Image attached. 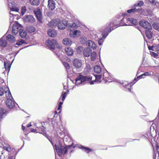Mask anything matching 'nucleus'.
<instances>
[{
  "label": "nucleus",
  "instance_id": "nucleus-15",
  "mask_svg": "<svg viewBox=\"0 0 159 159\" xmlns=\"http://www.w3.org/2000/svg\"><path fill=\"white\" fill-rule=\"evenodd\" d=\"M48 7L49 9L51 10H53L55 7V3L53 0H48Z\"/></svg>",
  "mask_w": 159,
  "mask_h": 159
},
{
  "label": "nucleus",
  "instance_id": "nucleus-56",
  "mask_svg": "<svg viewBox=\"0 0 159 159\" xmlns=\"http://www.w3.org/2000/svg\"><path fill=\"white\" fill-rule=\"evenodd\" d=\"M95 72L97 74H99L101 72H102V70H94Z\"/></svg>",
  "mask_w": 159,
  "mask_h": 159
},
{
  "label": "nucleus",
  "instance_id": "nucleus-37",
  "mask_svg": "<svg viewBox=\"0 0 159 159\" xmlns=\"http://www.w3.org/2000/svg\"><path fill=\"white\" fill-rule=\"evenodd\" d=\"M7 45V43L5 40H2V39H0V46L2 47H5Z\"/></svg>",
  "mask_w": 159,
  "mask_h": 159
},
{
  "label": "nucleus",
  "instance_id": "nucleus-3",
  "mask_svg": "<svg viewBox=\"0 0 159 159\" xmlns=\"http://www.w3.org/2000/svg\"><path fill=\"white\" fill-rule=\"evenodd\" d=\"M79 75L76 78L75 80V84L78 85L80 84H84L85 82L88 81L92 79V77L90 75L84 76L79 74Z\"/></svg>",
  "mask_w": 159,
  "mask_h": 159
},
{
  "label": "nucleus",
  "instance_id": "nucleus-19",
  "mask_svg": "<svg viewBox=\"0 0 159 159\" xmlns=\"http://www.w3.org/2000/svg\"><path fill=\"white\" fill-rule=\"evenodd\" d=\"M123 86L125 89V90L128 92L131 91V87L133 85L131 83H123L122 84Z\"/></svg>",
  "mask_w": 159,
  "mask_h": 159
},
{
  "label": "nucleus",
  "instance_id": "nucleus-14",
  "mask_svg": "<svg viewBox=\"0 0 159 159\" xmlns=\"http://www.w3.org/2000/svg\"><path fill=\"white\" fill-rule=\"evenodd\" d=\"M59 23V19H54L51 20L49 22L48 25L51 28H53L56 27Z\"/></svg>",
  "mask_w": 159,
  "mask_h": 159
},
{
  "label": "nucleus",
  "instance_id": "nucleus-9",
  "mask_svg": "<svg viewBox=\"0 0 159 159\" xmlns=\"http://www.w3.org/2000/svg\"><path fill=\"white\" fill-rule=\"evenodd\" d=\"M21 29V25L19 24H15L13 25L12 28V33L14 35L16 34L18 31Z\"/></svg>",
  "mask_w": 159,
  "mask_h": 159
},
{
  "label": "nucleus",
  "instance_id": "nucleus-31",
  "mask_svg": "<svg viewBox=\"0 0 159 159\" xmlns=\"http://www.w3.org/2000/svg\"><path fill=\"white\" fill-rule=\"evenodd\" d=\"M67 73L68 75L70 77H72L76 75V73L73 70H67Z\"/></svg>",
  "mask_w": 159,
  "mask_h": 159
},
{
  "label": "nucleus",
  "instance_id": "nucleus-35",
  "mask_svg": "<svg viewBox=\"0 0 159 159\" xmlns=\"http://www.w3.org/2000/svg\"><path fill=\"white\" fill-rule=\"evenodd\" d=\"M103 74L102 75V76H103V78L104 77L105 78H108L109 77L110 74L107 71V70H103Z\"/></svg>",
  "mask_w": 159,
  "mask_h": 159
},
{
  "label": "nucleus",
  "instance_id": "nucleus-59",
  "mask_svg": "<svg viewBox=\"0 0 159 159\" xmlns=\"http://www.w3.org/2000/svg\"><path fill=\"white\" fill-rule=\"evenodd\" d=\"M141 11H142V9L141 8L136 9V12L137 11L139 12H141Z\"/></svg>",
  "mask_w": 159,
  "mask_h": 159
},
{
  "label": "nucleus",
  "instance_id": "nucleus-52",
  "mask_svg": "<svg viewBox=\"0 0 159 159\" xmlns=\"http://www.w3.org/2000/svg\"><path fill=\"white\" fill-rule=\"evenodd\" d=\"M62 104H63L62 102H60L59 105H58V108H57L58 110H60L61 109V108L62 107Z\"/></svg>",
  "mask_w": 159,
  "mask_h": 159
},
{
  "label": "nucleus",
  "instance_id": "nucleus-5",
  "mask_svg": "<svg viewBox=\"0 0 159 159\" xmlns=\"http://www.w3.org/2000/svg\"><path fill=\"white\" fill-rule=\"evenodd\" d=\"M139 25L140 26L146 29L151 30L152 29L150 23L144 20H140L139 22Z\"/></svg>",
  "mask_w": 159,
  "mask_h": 159
},
{
  "label": "nucleus",
  "instance_id": "nucleus-54",
  "mask_svg": "<svg viewBox=\"0 0 159 159\" xmlns=\"http://www.w3.org/2000/svg\"><path fill=\"white\" fill-rule=\"evenodd\" d=\"M143 2L141 1H139L138 3L137 4V5H138V6H139L140 7L142 6L143 5Z\"/></svg>",
  "mask_w": 159,
  "mask_h": 159
},
{
  "label": "nucleus",
  "instance_id": "nucleus-11",
  "mask_svg": "<svg viewBox=\"0 0 159 159\" xmlns=\"http://www.w3.org/2000/svg\"><path fill=\"white\" fill-rule=\"evenodd\" d=\"M73 66L76 69H80L82 66V62L81 60L78 58L75 59L73 61Z\"/></svg>",
  "mask_w": 159,
  "mask_h": 159
},
{
  "label": "nucleus",
  "instance_id": "nucleus-12",
  "mask_svg": "<svg viewBox=\"0 0 159 159\" xmlns=\"http://www.w3.org/2000/svg\"><path fill=\"white\" fill-rule=\"evenodd\" d=\"M94 76L95 77V79L94 80H90L89 81L90 84L91 85H93L94 84V83L95 82H97L98 83H100V81L101 78L102 77V75L101 74L95 75Z\"/></svg>",
  "mask_w": 159,
  "mask_h": 159
},
{
  "label": "nucleus",
  "instance_id": "nucleus-53",
  "mask_svg": "<svg viewBox=\"0 0 159 159\" xmlns=\"http://www.w3.org/2000/svg\"><path fill=\"white\" fill-rule=\"evenodd\" d=\"M8 7L11 9V8L14 6V5H13L12 3L8 2Z\"/></svg>",
  "mask_w": 159,
  "mask_h": 159
},
{
  "label": "nucleus",
  "instance_id": "nucleus-18",
  "mask_svg": "<svg viewBox=\"0 0 159 159\" xmlns=\"http://www.w3.org/2000/svg\"><path fill=\"white\" fill-rule=\"evenodd\" d=\"M48 35L50 37H53L57 35V32L54 29H49L48 31Z\"/></svg>",
  "mask_w": 159,
  "mask_h": 159
},
{
  "label": "nucleus",
  "instance_id": "nucleus-22",
  "mask_svg": "<svg viewBox=\"0 0 159 159\" xmlns=\"http://www.w3.org/2000/svg\"><path fill=\"white\" fill-rule=\"evenodd\" d=\"M18 11L19 9L18 8L15 7L14 6L12 7L11 9V11L10 12V17L12 19V20L13 19V17L14 15L13 13H11V12L16 11L17 12H18Z\"/></svg>",
  "mask_w": 159,
  "mask_h": 159
},
{
  "label": "nucleus",
  "instance_id": "nucleus-10",
  "mask_svg": "<svg viewBox=\"0 0 159 159\" xmlns=\"http://www.w3.org/2000/svg\"><path fill=\"white\" fill-rule=\"evenodd\" d=\"M23 20L24 22H30L33 23L35 21L34 17L32 15H26L23 17Z\"/></svg>",
  "mask_w": 159,
  "mask_h": 159
},
{
  "label": "nucleus",
  "instance_id": "nucleus-48",
  "mask_svg": "<svg viewBox=\"0 0 159 159\" xmlns=\"http://www.w3.org/2000/svg\"><path fill=\"white\" fill-rule=\"evenodd\" d=\"M24 43V41L23 40H20L19 41L16 43V44L18 45H22Z\"/></svg>",
  "mask_w": 159,
  "mask_h": 159
},
{
  "label": "nucleus",
  "instance_id": "nucleus-20",
  "mask_svg": "<svg viewBox=\"0 0 159 159\" xmlns=\"http://www.w3.org/2000/svg\"><path fill=\"white\" fill-rule=\"evenodd\" d=\"M65 52L67 55L69 56H71L74 53L73 50L70 47L66 48Z\"/></svg>",
  "mask_w": 159,
  "mask_h": 159
},
{
  "label": "nucleus",
  "instance_id": "nucleus-33",
  "mask_svg": "<svg viewBox=\"0 0 159 159\" xmlns=\"http://www.w3.org/2000/svg\"><path fill=\"white\" fill-rule=\"evenodd\" d=\"M156 131L154 130V129H153V130L152 132L151 131L149 134V136L148 134H147L148 138H150V137L153 138L154 136H155L156 135Z\"/></svg>",
  "mask_w": 159,
  "mask_h": 159
},
{
  "label": "nucleus",
  "instance_id": "nucleus-44",
  "mask_svg": "<svg viewBox=\"0 0 159 159\" xmlns=\"http://www.w3.org/2000/svg\"><path fill=\"white\" fill-rule=\"evenodd\" d=\"M127 12L129 13H135L136 12V8H132L130 10H128Z\"/></svg>",
  "mask_w": 159,
  "mask_h": 159
},
{
  "label": "nucleus",
  "instance_id": "nucleus-23",
  "mask_svg": "<svg viewBox=\"0 0 159 159\" xmlns=\"http://www.w3.org/2000/svg\"><path fill=\"white\" fill-rule=\"evenodd\" d=\"M62 43L65 45L69 46L71 44L72 41L69 38H65L63 39Z\"/></svg>",
  "mask_w": 159,
  "mask_h": 159
},
{
  "label": "nucleus",
  "instance_id": "nucleus-63",
  "mask_svg": "<svg viewBox=\"0 0 159 159\" xmlns=\"http://www.w3.org/2000/svg\"><path fill=\"white\" fill-rule=\"evenodd\" d=\"M152 53L153 54H154V56L155 57H157V54H156L154 52H153Z\"/></svg>",
  "mask_w": 159,
  "mask_h": 159
},
{
  "label": "nucleus",
  "instance_id": "nucleus-25",
  "mask_svg": "<svg viewBox=\"0 0 159 159\" xmlns=\"http://www.w3.org/2000/svg\"><path fill=\"white\" fill-rule=\"evenodd\" d=\"M150 30H146L145 31V33L146 37L148 39H151L152 37V32Z\"/></svg>",
  "mask_w": 159,
  "mask_h": 159
},
{
  "label": "nucleus",
  "instance_id": "nucleus-26",
  "mask_svg": "<svg viewBox=\"0 0 159 159\" xmlns=\"http://www.w3.org/2000/svg\"><path fill=\"white\" fill-rule=\"evenodd\" d=\"M7 40L11 43H13L15 41V37L11 34H8L7 36Z\"/></svg>",
  "mask_w": 159,
  "mask_h": 159
},
{
  "label": "nucleus",
  "instance_id": "nucleus-60",
  "mask_svg": "<svg viewBox=\"0 0 159 159\" xmlns=\"http://www.w3.org/2000/svg\"><path fill=\"white\" fill-rule=\"evenodd\" d=\"M31 131L32 132L35 133L36 132V129H31Z\"/></svg>",
  "mask_w": 159,
  "mask_h": 159
},
{
  "label": "nucleus",
  "instance_id": "nucleus-36",
  "mask_svg": "<svg viewBox=\"0 0 159 159\" xmlns=\"http://www.w3.org/2000/svg\"><path fill=\"white\" fill-rule=\"evenodd\" d=\"M91 59L92 61H94L96 57V53L95 52H93L91 53Z\"/></svg>",
  "mask_w": 159,
  "mask_h": 159
},
{
  "label": "nucleus",
  "instance_id": "nucleus-40",
  "mask_svg": "<svg viewBox=\"0 0 159 159\" xmlns=\"http://www.w3.org/2000/svg\"><path fill=\"white\" fill-rule=\"evenodd\" d=\"M95 40H98V43L100 45H101L102 44L103 41L102 39H99L97 37L96 38H95Z\"/></svg>",
  "mask_w": 159,
  "mask_h": 159
},
{
  "label": "nucleus",
  "instance_id": "nucleus-64",
  "mask_svg": "<svg viewBox=\"0 0 159 159\" xmlns=\"http://www.w3.org/2000/svg\"><path fill=\"white\" fill-rule=\"evenodd\" d=\"M31 126V124H30V125H29V124H27V126L28 127H29L30 126Z\"/></svg>",
  "mask_w": 159,
  "mask_h": 159
},
{
  "label": "nucleus",
  "instance_id": "nucleus-34",
  "mask_svg": "<svg viewBox=\"0 0 159 159\" xmlns=\"http://www.w3.org/2000/svg\"><path fill=\"white\" fill-rule=\"evenodd\" d=\"M30 2L34 5H38L39 4V0H30Z\"/></svg>",
  "mask_w": 159,
  "mask_h": 159
},
{
  "label": "nucleus",
  "instance_id": "nucleus-58",
  "mask_svg": "<svg viewBox=\"0 0 159 159\" xmlns=\"http://www.w3.org/2000/svg\"><path fill=\"white\" fill-rule=\"evenodd\" d=\"M151 3H152V4L155 3L156 1L155 0H149Z\"/></svg>",
  "mask_w": 159,
  "mask_h": 159
},
{
  "label": "nucleus",
  "instance_id": "nucleus-39",
  "mask_svg": "<svg viewBox=\"0 0 159 159\" xmlns=\"http://www.w3.org/2000/svg\"><path fill=\"white\" fill-rule=\"evenodd\" d=\"M62 64L64 66L66 70L69 69L70 68V66L66 62H63Z\"/></svg>",
  "mask_w": 159,
  "mask_h": 159
},
{
  "label": "nucleus",
  "instance_id": "nucleus-6",
  "mask_svg": "<svg viewBox=\"0 0 159 159\" xmlns=\"http://www.w3.org/2000/svg\"><path fill=\"white\" fill-rule=\"evenodd\" d=\"M113 23L111 22L107 26V27L104 30H103L102 32V35L103 37L105 38V37L108 35L109 33L111 32L112 31L111 25V24H113Z\"/></svg>",
  "mask_w": 159,
  "mask_h": 159
},
{
  "label": "nucleus",
  "instance_id": "nucleus-41",
  "mask_svg": "<svg viewBox=\"0 0 159 159\" xmlns=\"http://www.w3.org/2000/svg\"><path fill=\"white\" fill-rule=\"evenodd\" d=\"M66 94V92H63L62 93V94L61 95V97H62L61 101H64V100L65 99Z\"/></svg>",
  "mask_w": 159,
  "mask_h": 159
},
{
  "label": "nucleus",
  "instance_id": "nucleus-55",
  "mask_svg": "<svg viewBox=\"0 0 159 159\" xmlns=\"http://www.w3.org/2000/svg\"><path fill=\"white\" fill-rule=\"evenodd\" d=\"M101 70L100 66H96L94 67V70Z\"/></svg>",
  "mask_w": 159,
  "mask_h": 159
},
{
  "label": "nucleus",
  "instance_id": "nucleus-2",
  "mask_svg": "<svg viewBox=\"0 0 159 159\" xmlns=\"http://www.w3.org/2000/svg\"><path fill=\"white\" fill-rule=\"evenodd\" d=\"M46 45L51 50H54V52L57 55L58 57H60L61 54H62V51L61 50V47L59 46L58 47L57 46V48H55V46L57 45V42L56 40L54 39L52 40L48 39L47 40L46 43Z\"/></svg>",
  "mask_w": 159,
  "mask_h": 159
},
{
  "label": "nucleus",
  "instance_id": "nucleus-16",
  "mask_svg": "<svg viewBox=\"0 0 159 159\" xmlns=\"http://www.w3.org/2000/svg\"><path fill=\"white\" fill-rule=\"evenodd\" d=\"M126 20L127 24H125V25H130V24H132L134 25L137 24L136 20L132 18H128Z\"/></svg>",
  "mask_w": 159,
  "mask_h": 159
},
{
  "label": "nucleus",
  "instance_id": "nucleus-13",
  "mask_svg": "<svg viewBox=\"0 0 159 159\" xmlns=\"http://www.w3.org/2000/svg\"><path fill=\"white\" fill-rule=\"evenodd\" d=\"M6 105L7 107L10 109L13 108L15 106L14 102L11 99L9 98H7V100Z\"/></svg>",
  "mask_w": 159,
  "mask_h": 159
},
{
  "label": "nucleus",
  "instance_id": "nucleus-62",
  "mask_svg": "<svg viewBox=\"0 0 159 159\" xmlns=\"http://www.w3.org/2000/svg\"><path fill=\"white\" fill-rule=\"evenodd\" d=\"M8 159H13V157L12 156H11L8 157Z\"/></svg>",
  "mask_w": 159,
  "mask_h": 159
},
{
  "label": "nucleus",
  "instance_id": "nucleus-29",
  "mask_svg": "<svg viewBox=\"0 0 159 159\" xmlns=\"http://www.w3.org/2000/svg\"><path fill=\"white\" fill-rule=\"evenodd\" d=\"M11 63L8 61L4 62V66L6 70H10Z\"/></svg>",
  "mask_w": 159,
  "mask_h": 159
},
{
  "label": "nucleus",
  "instance_id": "nucleus-24",
  "mask_svg": "<svg viewBox=\"0 0 159 159\" xmlns=\"http://www.w3.org/2000/svg\"><path fill=\"white\" fill-rule=\"evenodd\" d=\"M6 94V96L7 98H10L11 97L12 98V97L11 93L9 90V89L8 87H6L5 88V93Z\"/></svg>",
  "mask_w": 159,
  "mask_h": 159
},
{
  "label": "nucleus",
  "instance_id": "nucleus-42",
  "mask_svg": "<svg viewBox=\"0 0 159 159\" xmlns=\"http://www.w3.org/2000/svg\"><path fill=\"white\" fill-rule=\"evenodd\" d=\"M5 93V89L2 87H0V96L3 95Z\"/></svg>",
  "mask_w": 159,
  "mask_h": 159
},
{
  "label": "nucleus",
  "instance_id": "nucleus-51",
  "mask_svg": "<svg viewBox=\"0 0 159 159\" xmlns=\"http://www.w3.org/2000/svg\"><path fill=\"white\" fill-rule=\"evenodd\" d=\"M92 68L91 66L89 64H87L86 65V67L85 69L86 70H90Z\"/></svg>",
  "mask_w": 159,
  "mask_h": 159
},
{
  "label": "nucleus",
  "instance_id": "nucleus-27",
  "mask_svg": "<svg viewBox=\"0 0 159 159\" xmlns=\"http://www.w3.org/2000/svg\"><path fill=\"white\" fill-rule=\"evenodd\" d=\"M19 33L20 36L22 38H25L27 34L25 31L23 30V29H21V30H20Z\"/></svg>",
  "mask_w": 159,
  "mask_h": 159
},
{
  "label": "nucleus",
  "instance_id": "nucleus-47",
  "mask_svg": "<svg viewBox=\"0 0 159 159\" xmlns=\"http://www.w3.org/2000/svg\"><path fill=\"white\" fill-rule=\"evenodd\" d=\"M26 11V8L25 7H23L21 8V13L22 15H23Z\"/></svg>",
  "mask_w": 159,
  "mask_h": 159
},
{
  "label": "nucleus",
  "instance_id": "nucleus-57",
  "mask_svg": "<svg viewBox=\"0 0 159 159\" xmlns=\"http://www.w3.org/2000/svg\"><path fill=\"white\" fill-rule=\"evenodd\" d=\"M9 70H5V71L3 72L2 73L4 74L5 75L6 73H7V75H8Z\"/></svg>",
  "mask_w": 159,
  "mask_h": 159
},
{
  "label": "nucleus",
  "instance_id": "nucleus-46",
  "mask_svg": "<svg viewBox=\"0 0 159 159\" xmlns=\"http://www.w3.org/2000/svg\"><path fill=\"white\" fill-rule=\"evenodd\" d=\"M42 132H43V134H46V128L43 126H42L40 128Z\"/></svg>",
  "mask_w": 159,
  "mask_h": 159
},
{
  "label": "nucleus",
  "instance_id": "nucleus-32",
  "mask_svg": "<svg viewBox=\"0 0 159 159\" xmlns=\"http://www.w3.org/2000/svg\"><path fill=\"white\" fill-rule=\"evenodd\" d=\"M26 30L29 33H31L35 31V29L33 26H29L27 27Z\"/></svg>",
  "mask_w": 159,
  "mask_h": 159
},
{
  "label": "nucleus",
  "instance_id": "nucleus-61",
  "mask_svg": "<svg viewBox=\"0 0 159 159\" xmlns=\"http://www.w3.org/2000/svg\"><path fill=\"white\" fill-rule=\"evenodd\" d=\"M6 148V150L8 151H10V150H11V148L10 147H7Z\"/></svg>",
  "mask_w": 159,
  "mask_h": 159
},
{
  "label": "nucleus",
  "instance_id": "nucleus-50",
  "mask_svg": "<svg viewBox=\"0 0 159 159\" xmlns=\"http://www.w3.org/2000/svg\"><path fill=\"white\" fill-rule=\"evenodd\" d=\"M82 48L81 47H79L77 49V51L78 53L80 54L81 52Z\"/></svg>",
  "mask_w": 159,
  "mask_h": 159
},
{
  "label": "nucleus",
  "instance_id": "nucleus-38",
  "mask_svg": "<svg viewBox=\"0 0 159 159\" xmlns=\"http://www.w3.org/2000/svg\"><path fill=\"white\" fill-rule=\"evenodd\" d=\"M80 34V31L79 30H75L73 34L74 37H78Z\"/></svg>",
  "mask_w": 159,
  "mask_h": 159
},
{
  "label": "nucleus",
  "instance_id": "nucleus-28",
  "mask_svg": "<svg viewBox=\"0 0 159 159\" xmlns=\"http://www.w3.org/2000/svg\"><path fill=\"white\" fill-rule=\"evenodd\" d=\"M6 115L3 108H0V120L5 116Z\"/></svg>",
  "mask_w": 159,
  "mask_h": 159
},
{
  "label": "nucleus",
  "instance_id": "nucleus-45",
  "mask_svg": "<svg viewBox=\"0 0 159 159\" xmlns=\"http://www.w3.org/2000/svg\"><path fill=\"white\" fill-rule=\"evenodd\" d=\"M78 25L75 23H74L72 25H70V27L72 28H76L78 27Z\"/></svg>",
  "mask_w": 159,
  "mask_h": 159
},
{
  "label": "nucleus",
  "instance_id": "nucleus-21",
  "mask_svg": "<svg viewBox=\"0 0 159 159\" xmlns=\"http://www.w3.org/2000/svg\"><path fill=\"white\" fill-rule=\"evenodd\" d=\"M87 45L89 47L93 48V49H96V44L90 40L87 41L86 43Z\"/></svg>",
  "mask_w": 159,
  "mask_h": 159
},
{
  "label": "nucleus",
  "instance_id": "nucleus-8",
  "mask_svg": "<svg viewBox=\"0 0 159 159\" xmlns=\"http://www.w3.org/2000/svg\"><path fill=\"white\" fill-rule=\"evenodd\" d=\"M68 22L67 20H64L61 21L59 19V23L57 27L59 29L63 30L65 28L66 26L68 25Z\"/></svg>",
  "mask_w": 159,
  "mask_h": 159
},
{
  "label": "nucleus",
  "instance_id": "nucleus-7",
  "mask_svg": "<svg viewBox=\"0 0 159 159\" xmlns=\"http://www.w3.org/2000/svg\"><path fill=\"white\" fill-rule=\"evenodd\" d=\"M34 13L35 14L38 21L42 23V14L40 9L38 8L34 10Z\"/></svg>",
  "mask_w": 159,
  "mask_h": 159
},
{
  "label": "nucleus",
  "instance_id": "nucleus-30",
  "mask_svg": "<svg viewBox=\"0 0 159 159\" xmlns=\"http://www.w3.org/2000/svg\"><path fill=\"white\" fill-rule=\"evenodd\" d=\"M82 149H84L85 150V151L87 153H88L89 152L92 151V149L88 147H85L80 145L78 147Z\"/></svg>",
  "mask_w": 159,
  "mask_h": 159
},
{
  "label": "nucleus",
  "instance_id": "nucleus-1",
  "mask_svg": "<svg viewBox=\"0 0 159 159\" xmlns=\"http://www.w3.org/2000/svg\"><path fill=\"white\" fill-rule=\"evenodd\" d=\"M73 145V144H72L69 146H63L60 142L59 141L55 144L54 148L58 153V155L61 156L62 155L66 154L68 151H70V153H71L72 152V150H71V148L72 147H73V148L75 147V146H74Z\"/></svg>",
  "mask_w": 159,
  "mask_h": 159
},
{
  "label": "nucleus",
  "instance_id": "nucleus-49",
  "mask_svg": "<svg viewBox=\"0 0 159 159\" xmlns=\"http://www.w3.org/2000/svg\"><path fill=\"white\" fill-rule=\"evenodd\" d=\"M154 48L155 50L158 53H159V44L157 45Z\"/></svg>",
  "mask_w": 159,
  "mask_h": 159
},
{
  "label": "nucleus",
  "instance_id": "nucleus-4",
  "mask_svg": "<svg viewBox=\"0 0 159 159\" xmlns=\"http://www.w3.org/2000/svg\"><path fill=\"white\" fill-rule=\"evenodd\" d=\"M153 74V73L151 71L145 72V73L142 74L138 76L137 78H135L133 81L131 82L130 83L133 85L134 84L136 83V82L139 79L144 78L145 77V76L152 75Z\"/></svg>",
  "mask_w": 159,
  "mask_h": 159
},
{
  "label": "nucleus",
  "instance_id": "nucleus-17",
  "mask_svg": "<svg viewBox=\"0 0 159 159\" xmlns=\"http://www.w3.org/2000/svg\"><path fill=\"white\" fill-rule=\"evenodd\" d=\"M92 52V50L90 48H86L83 50V54L84 56L88 57H89Z\"/></svg>",
  "mask_w": 159,
  "mask_h": 159
},
{
  "label": "nucleus",
  "instance_id": "nucleus-43",
  "mask_svg": "<svg viewBox=\"0 0 159 159\" xmlns=\"http://www.w3.org/2000/svg\"><path fill=\"white\" fill-rule=\"evenodd\" d=\"M153 27L157 30H159V25L157 24H153L152 25Z\"/></svg>",
  "mask_w": 159,
  "mask_h": 159
}]
</instances>
